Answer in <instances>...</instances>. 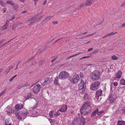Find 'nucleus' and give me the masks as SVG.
Wrapping results in <instances>:
<instances>
[{
	"label": "nucleus",
	"instance_id": "1",
	"mask_svg": "<svg viewBox=\"0 0 125 125\" xmlns=\"http://www.w3.org/2000/svg\"><path fill=\"white\" fill-rule=\"evenodd\" d=\"M90 104L89 102L87 101L84 103L80 109L81 113L82 115H87L91 112L92 109Z\"/></svg>",
	"mask_w": 125,
	"mask_h": 125
},
{
	"label": "nucleus",
	"instance_id": "2",
	"mask_svg": "<svg viewBox=\"0 0 125 125\" xmlns=\"http://www.w3.org/2000/svg\"><path fill=\"white\" fill-rule=\"evenodd\" d=\"M100 76V72L96 70L93 72L91 74V79L94 80H98Z\"/></svg>",
	"mask_w": 125,
	"mask_h": 125
},
{
	"label": "nucleus",
	"instance_id": "3",
	"mask_svg": "<svg viewBox=\"0 0 125 125\" xmlns=\"http://www.w3.org/2000/svg\"><path fill=\"white\" fill-rule=\"evenodd\" d=\"M100 84V83L98 81L93 82L90 86V89L93 90H96L99 88Z\"/></svg>",
	"mask_w": 125,
	"mask_h": 125
},
{
	"label": "nucleus",
	"instance_id": "4",
	"mask_svg": "<svg viewBox=\"0 0 125 125\" xmlns=\"http://www.w3.org/2000/svg\"><path fill=\"white\" fill-rule=\"evenodd\" d=\"M78 90H82V92L83 94L85 91L86 83L84 81L82 80L80 83L78 84Z\"/></svg>",
	"mask_w": 125,
	"mask_h": 125
},
{
	"label": "nucleus",
	"instance_id": "5",
	"mask_svg": "<svg viewBox=\"0 0 125 125\" xmlns=\"http://www.w3.org/2000/svg\"><path fill=\"white\" fill-rule=\"evenodd\" d=\"M69 77V74L66 72L62 71L59 74L58 78L60 79L63 80L68 78Z\"/></svg>",
	"mask_w": 125,
	"mask_h": 125
},
{
	"label": "nucleus",
	"instance_id": "6",
	"mask_svg": "<svg viewBox=\"0 0 125 125\" xmlns=\"http://www.w3.org/2000/svg\"><path fill=\"white\" fill-rule=\"evenodd\" d=\"M103 90L100 89L96 91L95 93V98L97 99L98 101H100L101 99V97L103 94Z\"/></svg>",
	"mask_w": 125,
	"mask_h": 125
},
{
	"label": "nucleus",
	"instance_id": "7",
	"mask_svg": "<svg viewBox=\"0 0 125 125\" xmlns=\"http://www.w3.org/2000/svg\"><path fill=\"white\" fill-rule=\"evenodd\" d=\"M79 79V76L78 74L75 73L73 75V77L70 79V81L73 82L74 84L77 83Z\"/></svg>",
	"mask_w": 125,
	"mask_h": 125
},
{
	"label": "nucleus",
	"instance_id": "8",
	"mask_svg": "<svg viewBox=\"0 0 125 125\" xmlns=\"http://www.w3.org/2000/svg\"><path fill=\"white\" fill-rule=\"evenodd\" d=\"M41 87L39 84H37L33 88V92L35 94H37L39 92Z\"/></svg>",
	"mask_w": 125,
	"mask_h": 125
},
{
	"label": "nucleus",
	"instance_id": "9",
	"mask_svg": "<svg viewBox=\"0 0 125 125\" xmlns=\"http://www.w3.org/2000/svg\"><path fill=\"white\" fill-rule=\"evenodd\" d=\"M114 95L112 93L110 94L109 96V98L110 100L111 104H113L115 102V99L114 97Z\"/></svg>",
	"mask_w": 125,
	"mask_h": 125
},
{
	"label": "nucleus",
	"instance_id": "10",
	"mask_svg": "<svg viewBox=\"0 0 125 125\" xmlns=\"http://www.w3.org/2000/svg\"><path fill=\"white\" fill-rule=\"evenodd\" d=\"M51 81L49 78H46L44 82L42 83V86L46 85L47 84H49L51 83Z\"/></svg>",
	"mask_w": 125,
	"mask_h": 125
},
{
	"label": "nucleus",
	"instance_id": "11",
	"mask_svg": "<svg viewBox=\"0 0 125 125\" xmlns=\"http://www.w3.org/2000/svg\"><path fill=\"white\" fill-rule=\"evenodd\" d=\"M67 109V106L66 105H63L61 106L59 111L61 112H65Z\"/></svg>",
	"mask_w": 125,
	"mask_h": 125
},
{
	"label": "nucleus",
	"instance_id": "12",
	"mask_svg": "<svg viewBox=\"0 0 125 125\" xmlns=\"http://www.w3.org/2000/svg\"><path fill=\"white\" fill-rule=\"evenodd\" d=\"M40 15H41V14L39 13L37 15H35L33 17H32L31 18V21H34V22H35V20L36 19H39L40 18V17H39L38 18V16H40Z\"/></svg>",
	"mask_w": 125,
	"mask_h": 125
},
{
	"label": "nucleus",
	"instance_id": "13",
	"mask_svg": "<svg viewBox=\"0 0 125 125\" xmlns=\"http://www.w3.org/2000/svg\"><path fill=\"white\" fill-rule=\"evenodd\" d=\"M23 107V105L22 104H19L16 105L15 106V108L16 110H20Z\"/></svg>",
	"mask_w": 125,
	"mask_h": 125
},
{
	"label": "nucleus",
	"instance_id": "14",
	"mask_svg": "<svg viewBox=\"0 0 125 125\" xmlns=\"http://www.w3.org/2000/svg\"><path fill=\"white\" fill-rule=\"evenodd\" d=\"M52 18V16H49L48 17H46L45 19L43 20V21L42 22L41 24H44L45 23L50 20Z\"/></svg>",
	"mask_w": 125,
	"mask_h": 125
},
{
	"label": "nucleus",
	"instance_id": "15",
	"mask_svg": "<svg viewBox=\"0 0 125 125\" xmlns=\"http://www.w3.org/2000/svg\"><path fill=\"white\" fill-rule=\"evenodd\" d=\"M52 18V16H49L48 17H46L45 19L43 20V21L42 22L41 24H44L45 23L50 20Z\"/></svg>",
	"mask_w": 125,
	"mask_h": 125
},
{
	"label": "nucleus",
	"instance_id": "16",
	"mask_svg": "<svg viewBox=\"0 0 125 125\" xmlns=\"http://www.w3.org/2000/svg\"><path fill=\"white\" fill-rule=\"evenodd\" d=\"M79 120L76 119L75 120H73L72 122L73 125H80Z\"/></svg>",
	"mask_w": 125,
	"mask_h": 125
},
{
	"label": "nucleus",
	"instance_id": "17",
	"mask_svg": "<svg viewBox=\"0 0 125 125\" xmlns=\"http://www.w3.org/2000/svg\"><path fill=\"white\" fill-rule=\"evenodd\" d=\"M6 3L8 4H9L13 6L14 7L15 6H17V5L15 3H13L12 2V1L11 0L9 1V0L7 1Z\"/></svg>",
	"mask_w": 125,
	"mask_h": 125
},
{
	"label": "nucleus",
	"instance_id": "18",
	"mask_svg": "<svg viewBox=\"0 0 125 125\" xmlns=\"http://www.w3.org/2000/svg\"><path fill=\"white\" fill-rule=\"evenodd\" d=\"M122 74V72L120 70L118 71L116 74V78H120Z\"/></svg>",
	"mask_w": 125,
	"mask_h": 125
},
{
	"label": "nucleus",
	"instance_id": "19",
	"mask_svg": "<svg viewBox=\"0 0 125 125\" xmlns=\"http://www.w3.org/2000/svg\"><path fill=\"white\" fill-rule=\"evenodd\" d=\"M19 113L21 115H22L24 116L27 115L28 114V112L26 111H21Z\"/></svg>",
	"mask_w": 125,
	"mask_h": 125
},
{
	"label": "nucleus",
	"instance_id": "20",
	"mask_svg": "<svg viewBox=\"0 0 125 125\" xmlns=\"http://www.w3.org/2000/svg\"><path fill=\"white\" fill-rule=\"evenodd\" d=\"M93 1V0H87L85 3V5L88 6L92 4Z\"/></svg>",
	"mask_w": 125,
	"mask_h": 125
},
{
	"label": "nucleus",
	"instance_id": "21",
	"mask_svg": "<svg viewBox=\"0 0 125 125\" xmlns=\"http://www.w3.org/2000/svg\"><path fill=\"white\" fill-rule=\"evenodd\" d=\"M96 111H97V112H96L97 114L98 115H100L102 113H104V112L103 110L101 111H100L98 108H96Z\"/></svg>",
	"mask_w": 125,
	"mask_h": 125
},
{
	"label": "nucleus",
	"instance_id": "22",
	"mask_svg": "<svg viewBox=\"0 0 125 125\" xmlns=\"http://www.w3.org/2000/svg\"><path fill=\"white\" fill-rule=\"evenodd\" d=\"M7 112L8 114H11L12 112V110L11 107H7Z\"/></svg>",
	"mask_w": 125,
	"mask_h": 125
},
{
	"label": "nucleus",
	"instance_id": "23",
	"mask_svg": "<svg viewBox=\"0 0 125 125\" xmlns=\"http://www.w3.org/2000/svg\"><path fill=\"white\" fill-rule=\"evenodd\" d=\"M58 77L57 76L55 78V80L54 81V84L56 85H57L58 83Z\"/></svg>",
	"mask_w": 125,
	"mask_h": 125
},
{
	"label": "nucleus",
	"instance_id": "24",
	"mask_svg": "<svg viewBox=\"0 0 125 125\" xmlns=\"http://www.w3.org/2000/svg\"><path fill=\"white\" fill-rule=\"evenodd\" d=\"M117 125H125V122L118 121L117 122Z\"/></svg>",
	"mask_w": 125,
	"mask_h": 125
},
{
	"label": "nucleus",
	"instance_id": "25",
	"mask_svg": "<svg viewBox=\"0 0 125 125\" xmlns=\"http://www.w3.org/2000/svg\"><path fill=\"white\" fill-rule=\"evenodd\" d=\"M85 119H83V120L81 119L80 120H79V123L80 125H84L85 124Z\"/></svg>",
	"mask_w": 125,
	"mask_h": 125
},
{
	"label": "nucleus",
	"instance_id": "26",
	"mask_svg": "<svg viewBox=\"0 0 125 125\" xmlns=\"http://www.w3.org/2000/svg\"><path fill=\"white\" fill-rule=\"evenodd\" d=\"M97 112V111H96V109L91 114V117H93L94 116H95L97 114L96 112Z\"/></svg>",
	"mask_w": 125,
	"mask_h": 125
},
{
	"label": "nucleus",
	"instance_id": "27",
	"mask_svg": "<svg viewBox=\"0 0 125 125\" xmlns=\"http://www.w3.org/2000/svg\"><path fill=\"white\" fill-rule=\"evenodd\" d=\"M16 116L17 117L19 120H21L22 119V117L20 116V115L18 113H15Z\"/></svg>",
	"mask_w": 125,
	"mask_h": 125
},
{
	"label": "nucleus",
	"instance_id": "28",
	"mask_svg": "<svg viewBox=\"0 0 125 125\" xmlns=\"http://www.w3.org/2000/svg\"><path fill=\"white\" fill-rule=\"evenodd\" d=\"M120 84L123 85H125V80L122 79L120 81Z\"/></svg>",
	"mask_w": 125,
	"mask_h": 125
},
{
	"label": "nucleus",
	"instance_id": "29",
	"mask_svg": "<svg viewBox=\"0 0 125 125\" xmlns=\"http://www.w3.org/2000/svg\"><path fill=\"white\" fill-rule=\"evenodd\" d=\"M44 50V49H43V48L42 49L41 48L40 49H39L38 51L36 52L37 54H39L41 53Z\"/></svg>",
	"mask_w": 125,
	"mask_h": 125
},
{
	"label": "nucleus",
	"instance_id": "30",
	"mask_svg": "<svg viewBox=\"0 0 125 125\" xmlns=\"http://www.w3.org/2000/svg\"><path fill=\"white\" fill-rule=\"evenodd\" d=\"M8 26V25L5 24L2 27L1 30H3L6 29L8 28L7 27Z\"/></svg>",
	"mask_w": 125,
	"mask_h": 125
},
{
	"label": "nucleus",
	"instance_id": "31",
	"mask_svg": "<svg viewBox=\"0 0 125 125\" xmlns=\"http://www.w3.org/2000/svg\"><path fill=\"white\" fill-rule=\"evenodd\" d=\"M31 93L28 94L27 95V96H25V98L26 99H28L29 98L31 97Z\"/></svg>",
	"mask_w": 125,
	"mask_h": 125
},
{
	"label": "nucleus",
	"instance_id": "32",
	"mask_svg": "<svg viewBox=\"0 0 125 125\" xmlns=\"http://www.w3.org/2000/svg\"><path fill=\"white\" fill-rule=\"evenodd\" d=\"M25 85V84H21L20 85H19V86H17V89H20L21 88H22V87H23Z\"/></svg>",
	"mask_w": 125,
	"mask_h": 125
},
{
	"label": "nucleus",
	"instance_id": "33",
	"mask_svg": "<svg viewBox=\"0 0 125 125\" xmlns=\"http://www.w3.org/2000/svg\"><path fill=\"white\" fill-rule=\"evenodd\" d=\"M111 58L113 60H115L118 59V58L115 55H113L112 56Z\"/></svg>",
	"mask_w": 125,
	"mask_h": 125
},
{
	"label": "nucleus",
	"instance_id": "34",
	"mask_svg": "<svg viewBox=\"0 0 125 125\" xmlns=\"http://www.w3.org/2000/svg\"><path fill=\"white\" fill-rule=\"evenodd\" d=\"M53 111H51L49 113V115L51 118L53 117Z\"/></svg>",
	"mask_w": 125,
	"mask_h": 125
},
{
	"label": "nucleus",
	"instance_id": "35",
	"mask_svg": "<svg viewBox=\"0 0 125 125\" xmlns=\"http://www.w3.org/2000/svg\"><path fill=\"white\" fill-rule=\"evenodd\" d=\"M117 33V32H115L114 33L112 32H110V33H108L107 35V36L111 35H113L114 34L116 33Z\"/></svg>",
	"mask_w": 125,
	"mask_h": 125
},
{
	"label": "nucleus",
	"instance_id": "36",
	"mask_svg": "<svg viewBox=\"0 0 125 125\" xmlns=\"http://www.w3.org/2000/svg\"><path fill=\"white\" fill-rule=\"evenodd\" d=\"M81 8H82V7L80 5V6L78 7V8L76 9L75 10H73V11H72L73 12V13H74V11H76L77 10H80L81 9Z\"/></svg>",
	"mask_w": 125,
	"mask_h": 125
},
{
	"label": "nucleus",
	"instance_id": "37",
	"mask_svg": "<svg viewBox=\"0 0 125 125\" xmlns=\"http://www.w3.org/2000/svg\"><path fill=\"white\" fill-rule=\"evenodd\" d=\"M88 95L86 93H85L84 94V99L85 100H86L88 98Z\"/></svg>",
	"mask_w": 125,
	"mask_h": 125
},
{
	"label": "nucleus",
	"instance_id": "38",
	"mask_svg": "<svg viewBox=\"0 0 125 125\" xmlns=\"http://www.w3.org/2000/svg\"><path fill=\"white\" fill-rule=\"evenodd\" d=\"M39 64L40 66H42L43 63H44V61L43 60H40L39 62Z\"/></svg>",
	"mask_w": 125,
	"mask_h": 125
},
{
	"label": "nucleus",
	"instance_id": "39",
	"mask_svg": "<svg viewBox=\"0 0 125 125\" xmlns=\"http://www.w3.org/2000/svg\"><path fill=\"white\" fill-rule=\"evenodd\" d=\"M79 54H80V53H78L75 54H74V55H72L71 56H70L68 57L66 59H68L69 58H71V57H74V56H76L78 55Z\"/></svg>",
	"mask_w": 125,
	"mask_h": 125
},
{
	"label": "nucleus",
	"instance_id": "40",
	"mask_svg": "<svg viewBox=\"0 0 125 125\" xmlns=\"http://www.w3.org/2000/svg\"><path fill=\"white\" fill-rule=\"evenodd\" d=\"M99 51V50L98 49H96L94 50L93 51V54L96 53L98 52Z\"/></svg>",
	"mask_w": 125,
	"mask_h": 125
},
{
	"label": "nucleus",
	"instance_id": "41",
	"mask_svg": "<svg viewBox=\"0 0 125 125\" xmlns=\"http://www.w3.org/2000/svg\"><path fill=\"white\" fill-rule=\"evenodd\" d=\"M122 114L125 113V107L123 108L122 110Z\"/></svg>",
	"mask_w": 125,
	"mask_h": 125
},
{
	"label": "nucleus",
	"instance_id": "42",
	"mask_svg": "<svg viewBox=\"0 0 125 125\" xmlns=\"http://www.w3.org/2000/svg\"><path fill=\"white\" fill-rule=\"evenodd\" d=\"M125 6V1L121 5V7H123Z\"/></svg>",
	"mask_w": 125,
	"mask_h": 125
},
{
	"label": "nucleus",
	"instance_id": "43",
	"mask_svg": "<svg viewBox=\"0 0 125 125\" xmlns=\"http://www.w3.org/2000/svg\"><path fill=\"white\" fill-rule=\"evenodd\" d=\"M95 33H93L92 34H91L87 35L85 36L84 37V38H86V37H87L88 36H90V35H93L94 34H95Z\"/></svg>",
	"mask_w": 125,
	"mask_h": 125
},
{
	"label": "nucleus",
	"instance_id": "44",
	"mask_svg": "<svg viewBox=\"0 0 125 125\" xmlns=\"http://www.w3.org/2000/svg\"><path fill=\"white\" fill-rule=\"evenodd\" d=\"M80 75L81 77H83V72H81L80 73Z\"/></svg>",
	"mask_w": 125,
	"mask_h": 125
},
{
	"label": "nucleus",
	"instance_id": "45",
	"mask_svg": "<svg viewBox=\"0 0 125 125\" xmlns=\"http://www.w3.org/2000/svg\"><path fill=\"white\" fill-rule=\"evenodd\" d=\"M35 58V57L34 56H32L30 58V59L28 60V62L29 61H30V60H32L34 59Z\"/></svg>",
	"mask_w": 125,
	"mask_h": 125
},
{
	"label": "nucleus",
	"instance_id": "46",
	"mask_svg": "<svg viewBox=\"0 0 125 125\" xmlns=\"http://www.w3.org/2000/svg\"><path fill=\"white\" fill-rule=\"evenodd\" d=\"M6 90H4L0 94L1 95V96L2 95L4 94L5 93V92Z\"/></svg>",
	"mask_w": 125,
	"mask_h": 125
},
{
	"label": "nucleus",
	"instance_id": "47",
	"mask_svg": "<svg viewBox=\"0 0 125 125\" xmlns=\"http://www.w3.org/2000/svg\"><path fill=\"white\" fill-rule=\"evenodd\" d=\"M34 22V21H31L29 25H32Z\"/></svg>",
	"mask_w": 125,
	"mask_h": 125
},
{
	"label": "nucleus",
	"instance_id": "48",
	"mask_svg": "<svg viewBox=\"0 0 125 125\" xmlns=\"http://www.w3.org/2000/svg\"><path fill=\"white\" fill-rule=\"evenodd\" d=\"M89 57H90V56H84V57H83L82 58H80V59H81L83 58H87Z\"/></svg>",
	"mask_w": 125,
	"mask_h": 125
},
{
	"label": "nucleus",
	"instance_id": "49",
	"mask_svg": "<svg viewBox=\"0 0 125 125\" xmlns=\"http://www.w3.org/2000/svg\"><path fill=\"white\" fill-rule=\"evenodd\" d=\"M81 5L82 7V8H84L85 6V4H82V5Z\"/></svg>",
	"mask_w": 125,
	"mask_h": 125
},
{
	"label": "nucleus",
	"instance_id": "50",
	"mask_svg": "<svg viewBox=\"0 0 125 125\" xmlns=\"http://www.w3.org/2000/svg\"><path fill=\"white\" fill-rule=\"evenodd\" d=\"M93 50V48H90L87 51V52H91V51H92Z\"/></svg>",
	"mask_w": 125,
	"mask_h": 125
},
{
	"label": "nucleus",
	"instance_id": "51",
	"mask_svg": "<svg viewBox=\"0 0 125 125\" xmlns=\"http://www.w3.org/2000/svg\"><path fill=\"white\" fill-rule=\"evenodd\" d=\"M58 23L57 21H54L53 22V24L55 25L57 24Z\"/></svg>",
	"mask_w": 125,
	"mask_h": 125
},
{
	"label": "nucleus",
	"instance_id": "52",
	"mask_svg": "<svg viewBox=\"0 0 125 125\" xmlns=\"http://www.w3.org/2000/svg\"><path fill=\"white\" fill-rule=\"evenodd\" d=\"M5 40V39L2 40H1L0 41V44L1 43H3Z\"/></svg>",
	"mask_w": 125,
	"mask_h": 125
},
{
	"label": "nucleus",
	"instance_id": "53",
	"mask_svg": "<svg viewBox=\"0 0 125 125\" xmlns=\"http://www.w3.org/2000/svg\"><path fill=\"white\" fill-rule=\"evenodd\" d=\"M113 85L115 86H117L118 85V83L116 82H115L113 83Z\"/></svg>",
	"mask_w": 125,
	"mask_h": 125
},
{
	"label": "nucleus",
	"instance_id": "54",
	"mask_svg": "<svg viewBox=\"0 0 125 125\" xmlns=\"http://www.w3.org/2000/svg\"><path fill=\"white\" fill-rule=\"evenodd\" d=\"M27 11L26 10H24L23 11L22 13H27Z\"/></svg>",
	"mask_w": 125,
	"mask_h": 125
},
{
	"label": "nucleus",
	"instance_id": "55",
	"mask_svg": "<svg viewBox=\"0 0 125 125\" xmlns=\"http://www.w3.org/2000/svg\"><path fill=\"white\" fill-rule=\"evenodd\" d=\"M6 10H7V9H6V8H3V12L4 13L5 12H6Z\"/></svg>",
	"mask_w": 125,
	"mask_h": 125
},
{
	"label": "nucleus",
	"instance_id": "56",
	"mask_svg": "<svg viewBox=\"0 0 125 125\" xmlns=\"http://www.w3.org/2000/svg\"><path fill=\"white\" fill-rule=\"evenodd\" d=\"M91 42V41H88V42H86V43H84V44H85V45H87V44L88 43H89L90 42Z\"/></svg>",
	"mask_w": 125,
	"mask_h": 125
},
{
	"label": "nucleus",
	"instance_id": "57",
	"mask_svg": "<svg viewBox=\"0 0 125 125\" xmlns=\"http://www.w3.org/2000/svg\"><path fill=\"white\" fill-rule=\"evenodd\" d=\"M10 22L9 21V20H7L6 22V23L5 24H6L7 25H8V24Z\"/></svg>",
	"mask_w": 125,
	"mask_h": 125
},
{
	"label": "nucleus",
	"instance_id": "58",
	"mask_svg": "<svg viewBox=\"0 0 125 125\" xmlns=\"http://www.w3.org/2000/svg\"><path fill=\"white\" fill-rule=\"evenodd\" d=\"M46 2H47V0H45L43 3V5H45L46 3Z\"/></svg>",
	"mask_w": 125,
	"mask_h": 125
},
{
	"label": "nucleus",
	"instance_id": "59",
	"mask_svg": "<svg viewBox=\"0 0 125 125\" xmlns=\"http://www.w3.org/2000/svg\"><path fill=\"white\" fill-rule=\"evenodd\" d=\"M122 26L123 27H125V23L123 24L122 25Z\"/></svg>",
	"mask_w": 125,
	"mask_h": 125
},
{
	"label": "nucleus",
	"instance_id": "60",
	"mask_svg": "<svg viewBox=\"0 0 125 125\" xmlns=\"http://www.w3.org/2000/svg\"><path fill=\"white\" fill-rule=\"evenodd\" d=\"M56 58H54V59H53V60H52V62H53L54 61H55V60L56 59Z\"/></svg>",
	"mask_w": 125,
	"mask_h": 125
},
{
	"label": "nucleus",
	"instance_id": "61",
	"mask_svg": "<svg viewBox=\"0 0 125 125\" xmlns=\"http://www.w3.org/2000/svg\"><path fill=\"white\" fill-rule=\"evenodd\" d=\"M27 21L28 22H30L31 21V18H30V19H28L27 20Z\"/></svg>",
	"mask_w": 125,
	"mask_h": 125
},
{
	"label": "nucleus",
	"instance_id": "62",
	"mask_svg": "<svg viewBox=\"0 0 125 125\" xmlns=\"http://www.w3.org/2000/svg\"><path fill=\"white\" fill-rule=\"evenodd\" d=\"M13 78H11V79H9V81H10L11 82V81H12V80H13Z\"/></svg>",
	"mask_w": 125,
	"mask_h": 125
},
{
	"label": "nucleus",
	"instance_id": "63",
	"mask_svg": "<svg viewBox=\"0 0 125 125\" xmlns=\"http://www.w3.org/2000/svg\"><path fill=\"white\" fill-rule=\"evenodd\" d=\"M36 107V106H33V107H32V110H33L34 109H35V108Z\"/></svg>",
	"mask_w": 125,
	"mask_h": 125
},
{
	"label": "nucleus",
	"instance_id": "64",
	"mask_svg": "<svg viewBox=\"0 0 125 125\" xmlns=\"http://www.w3.org/2000/svg\"><path fill=\"white\" fill-rule=\"evenodd\" d=\"M107 35L106 34V35L105 36H103L102 37V38H105L106 37H107Z\"/></svg>",
	"mask_w": 125,
	"mask_h": 125
}]
</instances>
